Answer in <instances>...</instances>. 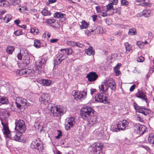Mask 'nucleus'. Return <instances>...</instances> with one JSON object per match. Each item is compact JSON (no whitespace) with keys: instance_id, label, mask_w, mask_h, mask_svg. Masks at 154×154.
Instances as JSON below:
<instances>
[{"instance_id":"63","label":"nucleus","mask_w":154,"mask_h":154,"mask_svg":"<svg viewBox=\"0 0 154 154\" xmlns=\"http://www.w3.org/2000/svg\"><path fill=\"white\" fill-rule=\"evenodd\" d=\"M14 23L16 24L17 26H18V24L20 23V20H15L14 21Z\"/></svg>"},{"instance_id":"38","label":"nucleus","mask_w":154,"mask_h":154,"mask_svg":"<svg viewBox=\"0 0 154 154\" xmlns=\"http://www.w3.org/2000/svg\"><path fill=\"white\" fill-rule=\"evenodd\" d=\"M12 17L10 14H7L3 18V19L7 23L9 22L11 19Z\"/></svg>"},{"instance_id":"1","label":"nucleus","mask_w":154,"mask_h":154,"mask_svg":"<svg viewBox=\"0 0 154 154\" xmlns=\"http://www.w3.org/2000/svg\"><path fill=\"white\" fill-rule=\"evenodd\" d=\"M95 114V111L90 106H87L81 110L82 117L84 119L88 120V125L90 127L93 125L97 121V116Z\"/></svg>"},{"instance_id":"43","label":"nucleus","mask_w":154,"mask_h":154,"mask_svg":"<svg viewBox=\"0 0 154 154\" xmlns=\"http://www.w3.org/2000/svg\"><path fill=\"white\" fill-rule=\"evenodd\" d=\"M136 43L137 45L140 48H142L145 45L144 42L140 41H138Z\"/></svg>"},{"instance_id":"57","label":"nucleus","mask_w":154,"mask_h":154,"mask_svg":"<svg viewBox=\"0 0 154 154\" xmlns=\"http://www.w3.org/2000/svg\"><path fill=\"white\" fill-rule=\"evenodd\" d=\"M143 2L141 4V5L143 6H147V2H146V0H143Z\"/></svg>"},{"instance_id":"39","label":"nucleus","mask_w":154,"mask_h":154,"mask_svg":"<svg viewBox=\"0 0 154 154\" xmlns=\"http://www.w3.org/2000/svg\"><path fill=\"white\" fill-rule=\"evenodd\" d=\"M34 45L36 48H39L41 46V43L40 40L37 39L35 40L34 42Z\"/></svg>"},{"instance_id":"27","label":"nucleus","mask_w":154,"mask_h":154,"mask_svg":"<svg viewBox=\"0 0 154 154\" xmlns=\"http://www.w3.org/2000/svg\"><path fill=\"white\" fill-rule=\"evenodd\" d=\"M126 50L125 53L128 54L131 50V46L128 42H125L124 44Z\"/></svg>"},{"instance_id":"45","label":"nucleus","mask_w":154,"mask_h":154,"mask_svg":"<svg viewBox=\"0 0 154 154\" xmlns=\"http://www.w3.org/2000/svg\"><path fill=\"white\" fill-rule=\"evenodd\" d=\"M76 42L71 41H67L66 42V43L67 44L72 46H75Z\"/></svg>"},{"instance_id":"52","label":"nucleus","mask_w":154,"mask_h":154,"mask_svg":"<svg viewBox=\"0 0 154 154\" xmlns=\"http://www.w3.org/2000/svg\"><path fill=\"white\" fill-rule=\"evenodd\" d=\"M75 46H77L79 48H82L84 46V45L79 42H76L75 44Z\"/></svg>"},{"instance_id":"18","label":"nucleus","mask_w":154,"mask_h":154,"mask_svg":"<svg viewBox=\"0 0 154 154\" xmlns=\"http://www.w3.org/2000/svg\"><path fill=\"white\" fill-rule=\"evenodd\" d=\"M87 95V91L85 90H84L82 92H77L76 95L74 98L76 100L84 99L86 97Z\"/></svg>"},{"instance_id":"58","label":"nucleus","mask_w":154,"mask_h":154,"mask_svg":"<svg viewBox=\"0 0 154 154\" xmlns=\"http://www.w3.org/2000/svg\"><path fill=\"white\" fill-rule=\"evenodd\" d=\"M58 40V39H54L50 40V42L52 43H54L57 42Z\"/></svg>"},{"instance_id":"11","label":"nucleus","mask_w":154,"mask_h":154,"mask_svg":"<svg viewBox=\"0 0 154 154\" xmlns=\"http://www.w3.org/2000/svg\"><path fill=\"white\" fill-rule=\"evenodd\" d=\"M134 106L135 109L138 112L142 113L145 116L147 115L150 112V110L144 107L139 106L135 103H134Z\"/></svg>"},{"instance_id":"29","label":"nucleus","mask_w":154,"mask_h":154,"mask_svg":"<svg viewBox=\"0 0 154 154\" xmlns=\"http://www.w3.org/2000/svg\"><path fill=\"white\" fill-rule=\"evenodd\" d=\"M151 11L149 10H144L142 12L143 16L145 17H148L150 16Z\"/></svg>"},{"instance_id":"17","label":"nucleus","mask_w":154,"mask_h":154,"mask_svg":"<svg viewBox=\"0 0 154 154\" xmlns=\"http://www.w3.org/2000/svg\"><path fill=\"white\" fill-rule=\"evenodd\" d=\"M86 77L90 82L94 81L98 77V75L95 72H91L87 75Z\"/></svg>"},{"instance_id":"40","label":"nucleus","mask_w":154,"mask_h":154,"mask_svg":"<svg viewBox=\"0 0 154 154\" xmlns=\"http://www.w3.org/2000/svg\"><path fill=\"white\" fill-rule=\"evenodd\" d=\"M14 48L12 46H9L7 48L6 51L7 53L9 54H11L14 50Z\"/></svg>"},{"instance_id":"37","label":"nucleus","mask_w":154,"mask_h":154,"mask_svg":"<svg viewBox=\"0 0 154 154\" xmlns=\"http://www.w3.org/2000/svg\"><path fill=\"white\" fill-rule=\"evenodd\" d=\"M42 14L44 16H49L51 14V12L46 9H44L41 12Z\"/></svg>"},{"instance_id":"12","label":"nucleus","mask_w":154,"mask_h":154,"mask_svg":"<svg viewBox=\"0 0 154 154\" xmlns=\"http://www.w3.org/2000/svg\"><path fill=\"white\" fill-rule=\"evenodd\" d=\"M45 60L42 59L36 62V65L35 68V71L39 72L43 70L45 64Z\"/></svg>"},{"instance_id":"4","label":"nucleus","mask_w":154,"mask_h":154,"mask_svg":"<svg viewBox=\"0 0 154 154\" xmlns=\"http://www.w3.org/2000/svg\"><path fill=\"white\" fill-rule=\"evenodd\" d=\"M51 113L54 116L60 117L66 112L64 108L60 106H54L50 109Z\"/></svg>"},{"instance_id":"64","label":"nucleus","mask_w":154,"mask_h":154,"mask_svg":"<svg viewBox=\"0 0 154 154\" xmlns=\"http://www.w3.org/2000/svg\"><path fill=\"white\" fill-rule=\"evenodd\" d=\"M97 16L96 15H94L92 16V17L93 18V20L94 21L96 20V18L97 17Z\"/></svg>"},{"instance_id":"53","label":"nucleus","mask_w":154,"mask_h":154,"mask_svg":"<svg viewBox=\"0 0 154 154\" xmlns=\"http://www.w3.org/2000/svg\"><path fill=\"white\" fill-rule=\"evenodd\" d=\"M59 25L58 23L57 22H56V21L54 22V23H53L51 25V26H52L53 27H58V26L57 25Z\"/></svg>"},{"instance_id":"3","label":"nucleus","mask_w":154,"mask_h":154,"mask_svg":"<svg viewBox=\"0 0 154 154\" xmlns=\"http://www.w3.org/2000/svg\"><path fill=\"white\" fill-rule=\"evenodd\" d=\"M105 87H106V82H105L102 83L100 86H99L100 93L99 94H97L95 96L96 101L100 103L106 102V94L105 93L106 89H105Z\"/></svg>"},{"instance_id":"55","label":"nucleus","mask_w":154,"mask_h":154,"mask_svg":"<svg viewBox=\"0 0 154 154\" xmlns=\"http://www.w3.org/2000/svg\"><path fill=\"white\" fill-rule=\"evenodd\" d=\"M35 29L36 28H32L31 29L30 32L34 35L35 34Z\"/></svg>"},{"instance_id":"59","label":"nucleus","mask_w":154,"mask_h":154,"mask_svg":"<svg viewBox=\"0 0 154 154\" xmlns=\"http://www.w3.org/2000/svg\"><path fill=\"white\" fill-rule=\"evenodd\" d=\"M17 58L19 60H21L22 58V56L21 53H19L17 55Z\"/></svg>"},{"instance_id":"44","label":"nucleus","mask_w":154,"mask_h":154,"mask_svg":"<svg viewBox=\"0 0 154 154\" xmlns=\"http://www.w3.org/2000/svg\"><path fill=\"white\" fill-rule=\"evenodd\" d=\"M55 22V20L54 19H48L47 20V23L50 25L51 26V25L53 23H54Z\"/></svg>"},{"instance_id":"62","label":"nucleus","mask_w":154,"mask_h":154,"mask_svg":"<svg viewBox=\"0 0 154 154\" xmlns=\"http://www.w3.org/2000/svg\"><path fill=\"white\" fill-rule=\"evenodd\" d=\"M121 64L120 63H118L116 66L114 68V69H119L120 67L121 66Z\"/></svg>"},{"instance_id":"6","label":"nucleus","mask_w":154,"mask_h":154,"mask_svg":"<svg viewBox=\"0 0 154 154\" xmlns=\"http://www.w3.org/2000/svg\"><path fill=\"white\" fill-rule=\"evenodd\" d=\"M27 100L26 99L22 97H19L17 98L15 104L19 111L22 112L24 110V106L27 105Z\"/></svg>"},{"instance_id":"8","label":"nucleus","mask_w":154,"mask_h":154,"mask_svg":"<svg viewBox=\"0 0 154 154\" xmlns=\"http://www.w3.org/2000/svg\"><path fill=\"white\" fill-rule=\"evenodd\" d=\"M113 3L114 2H111L106 5V16L112 14L114 13H117L119 14H120V8H117L116 9V11L115 12L114 11V10L113 8Z\"/></svg>"},{"instance_id":"20","label":"nucleus","mask_w":154,"mask_h":154,"mask_svg":"<svg viewBox=\"0 0 154 154\" xmlns=\"http://www.w3.org/2000/svg\"><path fill=\"white\" fill-rule=\"evenodd\" d=\"M54 16L55 18H60V20L61 22L64 21L66 18L65 14L60 12L55 13L54 15Z\"/></svg>"},{"instance_id":"49","label":"nucleus","mask_w":154,"mask_h":154,"mask_svg":"<svg viewBox=\"0 0 154 154\" xmlns=\"http://www.w3.org/2000/svg\"><path fill=\"white\" fill-rule=\"evenodd\" d=\"M114 72L116 74V76H119L120 73V72L119 69H114Z\"/></svg>"},{"instance_id":"32","label":"nucleus","mask_w":154,"mask_h":154,"mask_svg":"<svg viewBox=\"0 0 154 154\" xmlns=\"http://www.w3.org/2000/svg\"><path fill=\"white\" fill-rule=\"evenodd\" d=\"M81 24H82L80 26V29H86L88 26V24L85 20L82 21Z\"/></svg>"},{"instance_id":"15","label":"nucleus","mask_w":154,"mask_h":154,"mask_svg":"<svg viewBox=\"0 0 154 154\" xmlns=\"http://www.w3.org/2000/svg\"><path fill=\"white\" fill-rule=\"evenodd\" d=\"M89 30H87L85 31L86 34H87L91 32H94L96 34H102L103 33V30L100 27H98L96 28V29L95 28L92 29L91 30V29H89Z\"/></svg>"},{"instance_id":"10","label":"nucleus","mask_w":154,"mask_h":154,"mask_svg":"<svg viewBox=\"0 0 154 154\" xmlns=\"http://www.w3.org/2000/svg\"><path fill=\"white\" fill-rule=\"evenodd\" d=\"M134 129L135 131L137 134L139 135H142L145 131L146 128L143 125L139 124H137L134 125Z\"/></svg>"},{"instance_id":"7","label":"nucleus","mask_w":154,"mask_h":154,"mask_svg":"<svg viewBox=\"0 0 154 154\" xmlns=\"http://www.w3.org/2000/svg\"><path fill=\"white\" fill-rule=\"evenodd\" d=\"M15 129L20 134L26 131L25 122L22 120H16L15 122Z\"/></svg>"},{"instance_id":"36","label":"nucleus","mask_w":154,"mask_h":154,"mask_svg":"<svg viewBox=\"0 0 154 154\" xmlns=\"http://www.w3.org/2000/svg\"><path fill=\"white\" fill-rule=\"evenodd\" d=\"M8 103V100L7 98L5 97H1L0 99V103L1 104H7Z\"/></svg>"},{"instance_id":"5","label":"nucleus","mask_w":154,"mask_h":154,"mask_svg":"<svg viewBox=\"0 0 154 154\" xmlns=\"http://www.w3.org/2000/svg\"><path fill=\"white\" fill-rule=\"evenodd\" d=\"M103 147V143L96 142L91 145V150L94 154H102V149Z\"/></svg>"},{"instance_id":"9","label":"nucleus","mask_w":154,"mask_h":154,"mask_svg":"<svg viewBox=\"0 0 154 154\" xmlns=\"http://www.w3.org/2000/svg\"><path fill=\"white\" fill-rule=\"evenodd\" d=\"M31 146L32 149H36L39 152L43 149V146L41 142L38 139L33 140L31 143Z\"/></svg>"},{"instance_id":"48","label":"nucleus","mask_w":154,"mask_h":154,"mask_svg":"<svg viewBox=\"0 0 154 154\" xmlns=\"http://www.w3.org/2000/svg\"><path fill=\"white\" fill-rule=\"evenodd\" d=\"M35 128L36 129H38L39 128H41V126L38 122L35 123L34 125Z\"/></svg>"},{"instance_id":"24","label":"nucleus","mask_w":154,"mask_h":154,"mask_svg":"<svg viewBox=\"0 0 154 154\" xmlns=\"http://www.w3.org/2000/svg\"><path fill=\"white\" fill-rule=\"evenodd\" d=\"M39 82L42 85L49 86L51 84V80L47 79H43L39 80Z\"/></svg>"},{"instance_id":"22","label":"nucleus","mask_w":154,"mask_h":154,"mask_svg":"<svg viewBox=\"0 0 154 154\" xmlns=\"http://www.w3.org/2000/svg\"><path fill=\"white\" fill-rule=\"evenodd\" d=\"M136 96L139 98L142 99L147 102V98L145 93L141 91H139L136 94Z\"/></svg>"},{"instance_id":"47","label":"nucleus","mask_w":154,"mask_h":154,"mask_svg":"<svg viewBox=\"0 0 154 154\" xmlns=\"http://www.w3.org/2000/svg\"><path fill=\"white\" fill-rule=\"evenodd\" d=\"M121 5L127 6L128 5L129 2L126 0H122L121 1Z\"/></svg>"},{"instance_id":"2","label":"nucleus","mask_w":154,"mask_h":154,"mask_svg":"<svg viewBox=\"0 0 154 154\" xmlns=\"http://www.w3.org/2000/svg\"><path fill=\"white\" fill-rule=\"evenodd\" d=\"M2 123L3 128V132L6 137L19 142L23 141L22 136L21 135L18 136L16 132H10L7 125L3 123Z\"/></svg>"},{"instance_id":"21","label":"nucleus","mask_w":154,"mask_h":154,"mask_svg":"<svg viewBox=\"0 0 154 154\" xmlns=\"http://www.w3.org/2000/svg\"><path fill=\"white\" fill-rule=\"evenodd\" d=\"M23 63L26 66L29 63L30 57L27 51H26L23 54Z\"/></svg>"},{"instance_id":"13","label":"nucleus","mask_w":154,"mask_h":154,"mask_svg":"<svg viewBox=\"0 0 154 154\" xmlns=\"http://www.w3.org/2000/svg\"><path fill=\"white\" fill-rule=\"evenodd\" d=\"M50 97L48 94H42L39 98V101L41 104L46 106V108L48 106Z\"/></svg>"},{"instance_id":"23","label":"nucleus","mask_w":154,"mask_h":154,"mask_svg":"<svg viewBox=\"0 0 154 154\" xmlns=\"http://www.w3.org/2000/svg\"><path fill=\"white\" fill-rule=\"evenodd\" d=\"M111 130L113 131L118 132L120 130H122L121 124H118L116 125H114L111 128Z\"/></svg>"},{"instance_id":"35","label":"nucleus","mask_w":154,"mask_h":154,"mask_svg":"<svg viewBox=\"0 0 154 154\" xmlns=\"http://www.w3.org/2000/svg\"><path fill=\"white\" fill-rule=\"evenodd\" d=\"M137 34L136 29L134 28H131L129 29L128 34L129 35H134Z\"/></svg>"},{"instance_id":"33","label":"nucleus","mask_w":154,"mask_h":154,"mask_svg":"<svg viewBox=\"0 0 154 154\" xmlns=\"http://www.w3.org/2000/svg\"><path fill=\"white\" fill-rule=\"evenodd\" d=\"M85 52L88 55H91L92 54L93 55L94 51L93 50V48L92 47H90L85 50Z\"/></svg>"},{"instance_id":"50","label":"nucleus","mask_w":154,"mask_h":154,"mask_svg":"<svg viewBox=\"0 0 154 154\" xmlns=\"http://www.w3.org/2000/svg\"><path fill=\"white\" fill-rule=\"evenodd\" d=\"M57 131L59 132V133L58 134V135L56 137V138L58 139L60 136H62V132L61 131L59 130H57Z\"/></svg>"},{"instance_id":"14","label":"nucleus","mask_w":154,"mask_h":154,"mask_svg":"<svg viewBox=\"0 0 154 154\" xmlns=\"http://www.w3.org/2000/svg\"><path fill=\"white\" fill-rule=\"evenodd\" d=\"M75 118L74 117L68 118L66 119L65 125L66 130H69L73 126L75 123Z\"/></svg>"},{"instance_id":"28","label":"nucleus","mask_w":154,"mask_h":154,"mask_svg":"<svg viewBox=\"0 0 154 154\" xmlns=\"http://www.w3.org/2000/svg\"><path fill=\"white\" fill-rule=\"evenodd\" d=\"M30 11L32 14H33L34 16H35V17H33V18L34 19H38L39 18L38 15L36 13H37V10L35 9H30Z\"/></svg>"},{"instance_id":"25","label":"nucleus","mask_w":154,"mask_h":154,"mask_svg":"<svg viewBox=\"0 0 154 154\" xmlns=\"http://www.w3.org/2000/svg\"><path fill=\"white\" fill-rule=\"evenodd\" d=\"M30 70L28 69H23L19 71V74L20 75H22L23 74H29L30 73Z\"/></svg>"},{"instance_id":"26","label":"nucleus","mask_w":154,"mask_h":154,"mask_svg":"<svg viewBox=\"0 0 154 154\" xmlns=\"http://www.w3.org/2000/svg\"><path fill=\"white\" fill-rule=\"evenodd\" d=\"M128 122L125 120H123L121 124L122 128L123 129L122 130L126 129V128L128 126Z\"/></svg>"},{"instance_id":"46","label":"nucleus","mask_w":154,"mask_h":154,"mask_svg":"<svg viewBox=\"0 0 154 154\" xmlns=\"http://www.w3.org/2000/svg\"><path fill=\"white\" fill-rule=\"evenodd\" d=\"M144 60V58L142 56H139L137 58V61L139 62H143Z\"/></svg>"},{"instance_id":"42","label":"nucleus","mask_w":154,"mask_h":154,"mask_svg":"<svg viewBox=\"0 0 154 154\" xmlns=\"http://www.w3.org/2000/svg\"><path fill=\"white\" fill-rule=\"evenodd\" d=\"M14 33L16 36H18L20 35H22L23 34V32L21 30H18L16 31H15L14 32Z\"/></svg>"},{"instance_id":"51","label":"nucleus","mask_w":154,"mask_h":154,"mask_svg":"<svg viewBox=\"0 0 154 154\" xmlns=\"http://www.w3.org/2000/svg\"><path fill=\"white\" fill-rule=\"evenodd\" d=\"M96 90L95 89L91 88L90 89V93L91 95H93L94 93L96 92Z\"/></svg>"},{"instance_id":"30","label":"nucleus","mask_w":154,"mask_h":154,"mask_svg":"<svg viewBox=\"0 0 154 154\" xmlns=\"http://www.w3.org/2000/svg\"><path fill=\"white\" fill-rule=\"evenodd\" d=\"M65 51L66 53L68 55L71 54L72 52V50L71 48H67L65 49H61L60 50L61 51Z\"/></svg>"},{"instance_id":"54","label":"nucleus","mask_w":154,"mask_h":154,"mask_svg":"<svg viewBox=\"0 0 154 154\" xmlns=\"http://www.w3.org/2000/svg\"><path fill=\"white\" fill-rule=\"evenodd\" d=\"M100 15L102 17H105L106 16V13L105 11H102L100 12Z\"/></svg>"},{"instance_id":"16","label":"nucleus","mask_w":154,"mask_h":154,"mask_svg":"<svg viewBox=\"0 0 154 154\" xmlns=\"http://www.w3.org/2000/svg\"><path fill=\"white\" fill-rule=\"evenodd\" d=\"M106 85L112 90H115L116 89L115 83L112 78L108 79L107 81H106Z\"/></svg>"},{"instance_id":"41","label":"nucleus","mask_w":154,"mask_h":154,"mask_svg":"<svg viewBox=\"0 0 154 154\" xmlns=\"http://www.w3.org/2000/svg\"><path fill=\"white\" fill-rule=\"evenodd\" d=\"M20 0H10L11 4L15 6L19 5L20 3Z\"/></svg>"},{"instance_id":"61","label":"nucleus","mask_w":154,"mask_h":154,"mask_svg":"<svg viewBox=\"0 0 154 154\" xmlns=\"http://www.w3.org/2000/svg\"><path fill=\"white\" fill-rule=\"evenodd\" d=\"M110 2H114V4L116 5L117 4V0H109Z\"/></svg>"},{"instance_id":"19","label":"nucleus","mask_w":154,"mask_h":154,"mask_svg":"<svg viewBox=\"0 0 154 154\" xmlns=\"http://www.w3.org/2000/svg\"><path fill=\"white\" fill-rule=\"evenodd\" d=\"M66 57L64 56V54H60L56 58L55 60L54 63V67L57 65L59 64L63 61L65 59Z\"/></svg>"},{"instance_id":"56","label":"nucleus","mask_w":154,"mask_h":154,"mask_svg":"<svg viewBox=\"0 0 154 154\" xmlns=\"http://www.w3.org/2000/svg\"><path fill=\"white\" fill-rule=\"evenodd\" d=\"M135 86H136L135 85H133L131 86L130 88V91L131 92L133 91L134 89Z\"/></svg>"},{"instance_id":"31","label":"nucleus","mask_w":154,"mask_h":154,"mask_svg":"<svg viewBox=\"0 0 154 154\" xmlns=\"http://www.w3.org/2000/svg\"><path fill=\"white\" fill-rule=\"evenodd\" d=\"M9 2L6 0H0V6L4 7H7L9 5Z\"/></svg>"},{"instance_id":"60","label":"nucleus","mask_w":154,"mask_h":154,"mask_svg":"<svg viewBox=\"0 0 154 154\" xmlns=\"http://www.w3.org/2000/svg\"><path fill=\"white\" fill-rule=\"evenodd\" d=\"M77 93V92L75 91H73L72 92V95L73 96L74 98L75 97V96H76Z\"/></svg>"},{"instance_id":"34","label":"nucleus","mask_w":154,"mask_h":154,"mask_svg":"<svg viewBox=\"0 0 154 154\" xmlns=\"http://www.w3.org/2000/svg\"><path fill=\"white\" fill-rule=\"evenodd\" d=\"M148 140L149 143H152L154 145V135L152 134L149 135Z\"/></svg>"}]
</instances>
